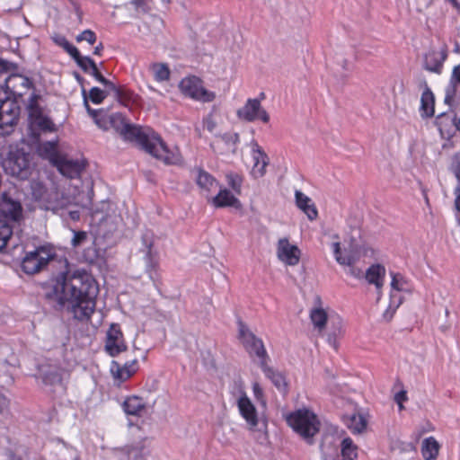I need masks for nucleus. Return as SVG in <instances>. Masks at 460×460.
<instances>
[{"instance_id": "nucleus-1", "label": "nucleus", "mask_w": 460, "mask_h": 460, "mask_svg": "<svg viewBox=\"0 0 460 460\" xmlns=\"http://www.w3.org/2000/svg\"><path fill=\"white\" fill-rule=\"evenodd\" d=\"M64 270L55 279V284L45 293V299L58 311L66 305L78 321H88L96 306L98 286L95 279L85 271L70 273L66 259L60 261Z\"/></svg>"}, {"instance_id": "nucleus-2", "label": "nucleus", "mask_w": 460, "mask_h": 460, "mask_svg": "<svg viewBox=\"0 0 460 460\" xmlns=\"http://www.w3.org/2000/svg\"><path fill=\"white\" fill-rule=\"evenodd\" d=\"M120 136L128 141H135L146 153L166 164H176L180 156L169 150L162 137L152 130L144 131L140 127L128 123Z\"/></svg>"}, {"instance_id": "nucleus-3", "label": "nucleus", "mask_w": 460, "mask_h": 460, "mask_svg": "<svg viewBox=\"0 0 460 460\" xmlns=\"http://www.w3.org/2000/svg\"><path fill=\"white\" fill-rule=\"evenodd\" d=\"M287 422L307 444H314L321 425L316 414L307 409L297 410L287 417Z\"/></svg>"}, {"instance_id": "nucleus-4", "label": "nucleus", "mask_w": 460, "mask_h": 460, "mask_svg": "<svg viewBox=\"0 0 460 460\" xmlns=\"http://www.w3.org/2000/svg\"><path fill=\"white\" fill-rule=\"evenodd\" d=\"M31 159L32 155L24 148L12 149L3 162V167L7 174L27 180L31 174Z\"/></svg>"}, {"instance_id": "nucleus-5", "label": "nucleus", "mask_w": 460, "mask_h": 460, "mask_svg": "<svg viewBox=\"0 0 460 460\" xmlns=\"http://www.w3.org/2000/svg\"><path fill=\"white\" fill-rule=\"evenodd\" d=\"M5 81L8 89L11 87L15 89L18 84L26 90L33 89L25 104L30 122L44 114L43 107L40 105L42 96L35 92L34 84L31 78L21 75H13L8 76Z\"/></svg>"}, {"instance_id": "nucleus-6", "label": "nucleus", "mask_w": 460, "mask_h": 460, "mask_svg": "<svg viewBox=\"0 0 460 460\" xmlns=\"http://www.w3.org/2000/svg\"><path fill=\"white\" fill-rule=\"evenodd\" d=\"M238 338L249 356L252 358H258V364L260 367L261 362L266 363L270 360V357L264 347L262 340L251 332L246 324L241 320L238 321Z\"/></svg>"}, {"instance_id": "nucleus-7", "label": "nucleus", "mask_w": 460, "mask_h": 460, "mask_svg": "<svg viewBox=\"0 0 460 460\" xmlns=\"http://www.w3.org/2000/svg\"><path fill=\"white\" fill-rule=\"evenodd\" d=\"M55 257V253L52 252L50 248L41 245L34 251L26 252L22 261L21 268L24 273L33 275L43 270L49 263L53 262Z\"/></svg>"}, {"instance_id": "nucleus-8", "label": "nucleus", "mask_w": 460, "mask_h": 460, "mask_svg": "<svg viewBox=\"0 0 460 460\" xmlns=\"http://www.w3.org/2000/svg\"><path fill=\"white\" fill-rule=\"evenodd\" d=\"M13 99L7 96V93L4 92V100L0 102V128L5 127H13L17 124L21 108L19 106V99H22L24 93L13 89Z\"/></svg>"}, {"instance_id": "nucleus-9", "label": "nucleus", "mask_w": 460, "mask_h": 460, "mask_svg": "<svg viewBox=\"0 0 460 460\" xmlns=\"http://www.w3.org/2000/svg\"><path fill=\"white\" fill-rule=\"evenodd\" d=\"M144 248L141 252L144 253V260L146 261V271L148 273L150 279L156 282L159 279L157 271L158 259L157 252L153 250L154 246V234L151 231H146L141 237Z\"/></svg>"}, {"instance_id": "nucleus-10", "label": "nucleus", "mask_w": 460, "mask_h": 460, "mask_svg": "<svg viewBox=\"0 0 460 460\" xmlns=\"http://www.w3.org/2000/svg\"><path fill=\"white\" fill-rule=\"evenodd\" d=\"M179 87L184 95L197 101L209 102L216 97L213 92H209L202 86L201 81L197 76L183 78L180 82Z\"/></svg>"}, {"instance_id": "nucleus-11", "label": "nucleus", "mask_w": 460, "mask_h": 460, "mask_svg": "<svg viewBox=\"0 0 460 460\" xmlns=\"http://www.w3.org/2000/svg\"><path fill=\"white\" fill-rule=\"evenodd\" d=\"M332 249L336 261L340 265L347 266L349 268L347 271L348 274L355 279H362L364 277L363 270L356 266V263L358 261V256L354 249H344L342 252L339 242L332 243Z\"/></svg>"}, {"instance_id": "nucleus-12", "label": "nucleus", "mask_w": 460, "mask_h": 460, "mask_svg": "<svg viewBox=\"0 0 460 460\" xmlns=\"http://www.w3.org/2000/svg\"><path fill=\"white\" fill-rule=\"evenodd\" d=\"M237 117L243 120L252 122L261 119L264 123L270 121L269 113L261 107L259 99H248L244 106L236 112Z\"/></svg>"}, {"instance_id": "nucleus-13", "label": "nucleus", "mask_w": 460, "mask_h": 460, "mask_svg": "<svg viewBox=\"0 0 460 460\" xmlns=\"http://www.w3.org/2000/svg\"><path fill=\"white\" fill-rule=\"evenodd\" d=\"M127 349L123 333L118 323H111L106 334L105 350L111 357H116Z\"/></svg>"}, {"instance_id": "nucleus-14", "label": "nucleus", "mask_w": 460, "mask_h": 460, "mask_svg": "<svg viewBox=\"0 0 460 460\" xmlns=\"http://www.w3.org/2000/svg\"><path fill=\"white\" fill-rule=\"evenodd\" d=\"M22 216V207L17 200L13 199L6 193H3L0 203V219L7 222H18Z\"/></svg>"}, {"instance_id": "nucleus-15", "label": "nucleus", "mask_w": 460, "mask_h": 460, "mask_svg": "<svg viewBox=\"0 0 460 460\" xmlns=\"http://www.w3.org/2000/svg\"><path fill=\"white\" fill-rule=\"evenodd\" d=\"M277 255L281 261L295 266L299 262L301 251L296 245L290 244L288 238H281L278 242Z\"/></svg>"}, {"instance_id": "nucleus-16", "label": "nucleus", "mask_w": 460, "mask_h": 460, "mask_svg": "<svg viewBox=\"0 0 460 460\" xmlns=\"http://www.w3.org/2000/svg\"><path fill=\"white\" fill-rule=\"evenodd\" d=\"M138 370V361L137 358L125 362L123 365L112 360L111 366V372L115 380L119 383L125 382L129 379Z\"/></svg>"}, {"instance_id": "nucleus-17", "label": "nucleus", "mask_w": 460, "mask_h": 460, "mask_svg": "<svg viewBox=\"0 0 460 460\" xmlns=\"http://www.w3.org/2000/svg\"><path fill=\"white\" fill-rule=\"evenodd\" d=\"M237 405L242 417L246 420L250 429H254L258 425L257 411L244 393L238 399Z\"/></svg>"}, {"instance_id": "nucleus-18", "label": "nucleus", "mask_w": 460, "mask_h": 460, "mask_svg": "<svg viewBox=\"0 0 460 460\" xmlns=\"http://www.w3.org/2000/svg\"><path fill=\"white\" fill-rule=\"evenodd\" d=\"M106 250L98 248L93 242L91 246L85 248L83 252V258L85 262L102 270L106 266Z\"/></svg>"}, {"instance_id": "nucleus-19", "label": "nucleus", "mask_w": 460, "mask_h": 460, "mask_svg": "<svg viewBox=\"0 0 460 460\" xmlns=\"http://www.w3.org/2000/svg\"><path fill=\"white\" fill-rule=\"evenodd\" d=\"M55 165L58 171L69 178H74L81 173L84 169V164L77 160H69L65 157L55 159Z\"/></svg>"}, {"instance_id": "nucleus-20", "label": "nucleus", "mask_w": 460, "mask_h": 460, "mask_svg": "<svg viewBox=\"0 0 460 460\" xmlns=\"http://www.w3.org/2000/svg\"><path fill=\"white\" fill-rule=\"evenodd\" d=\"M447 57V55L446 50H431L424 56L423 67L428 71L440 74L443 62L446 60Z\"/></svg>"}, {"instance_id": "nucleus-21", "label": "nucleus", "mask_w": 460, "mask_h": 460, "mask_svg": "<svg viewBox=\"0 0 460 460\" xmlns=\"http://www.w3.org/2000/svg\"><path fill=\"white\" fill-rule=\"evenodd\" d=\"M266 376L267 378H269L272 384L275 385V387L281 393L287 394L288 390V385L286 380L285 376L274 368L268 366V362L263 363L261 362L260 367Z\"/></svg>"}, {"instance_id": "nucleus-22", "label": "nucleus", "mask_w": 460, "mask_h": 460, "mask_svg": "<svg viewBox=\"0 0 460 460\" xmlns=\"http://www.w3.org/2000/svg\"><path fill=\"white\" fill-rule=\"evenodd\" d=\"M40 378L45 385L63 386L62 369L57 367H42L40 369Z\"/></svg>"}, {"instance_id": "nucleus-23", "label": "nucleus", "mask_w": 460, "mask_h": 460, "mask_svg": "<svg viewBox=\"0 0 460 460\" xmlns=\"http://www.w3.org/2000/svg\"><path fill=\"white\" fill-rule=\"evenodd\" d=\"M296 204L308 217L309 220H315L318 217V211L312 199L300 190L295 193Z\"/></svg>"}, {"instance_id": "nucleus-24", "label": "nucleus", "mask_w": 460, "mask_h": 460, "mask_svg": "<svg viewBox=\"0 0 460 460\" xmlns=\"http://www.w3.org/2000/svg\"><path fill=\"white\" fill-rule=\"evenodd\" d=\"M460 64L454 67L450 84L446 89L445 102L451 104L452 102L460 100Z\"/></svg>"}, {"instance_id": "nucleus-25", "label": "nucleus", "mask_w": 460, "mask_h": 460, "mask_svg": "<svg viewBox=\"0 0 460 460\" xmlns=\"http://www.w3.org/2000/svg\"><path fill=\"white\" fill-rule=\"evenodd\" d=\"M212 204L216 208L232 207L240 208L242 204L227 189L221 190L217 196L212 199Z\"/></svg>"}, {"instance_id": "nucleus-26", "label": "nucleus", "mask_w": 460, "mask_h": 460, "mask_svg": "<svg viewBox=\"0 0 460 460\" xmlns=\"http://www.w3.org/2000/svg\"><path fill=\"white\" fill-rule=\"evenodd\" d=\"M320 448L323 460H339L338 447L333 436H323Z\"/></svg>"}, {"instance_id": "nucleus-27", "label": "nucleus", "mask_w": 460, "mask_h": 460, "mask_svg": "<svg viewBox=\"0 0 460 460\" xmlns=\"http://www.w3.org/2000/svg\"><path fill=\"white\" fill-rule=\"evenodd\" d=\"M385 275V269L381 264L371 265L365 273V278L369 284H374L376 289L383 287L384 278Z\"/></svg>"}, {"instance_id": "nucleus-28", "label": "nucleus", "mask_w": 460, "mask_h": 460, "mask_svg": "<svg viewBox=\"0 0 460 460\" xmlns=\"http://www.w3.org/2000/svg\"><path fill=\"white\" fill-rule=\"evenodd\" d=\"M122 407L126 414L140 416L141 412L146 409V403L143 398L132 395L124 401Z\"/></svg>"}, {"instance_id": "nucleus-29", "label": "nucleus", "mask_w": 460, "mask_h": 460, "mask_svg": "<svg viewBox=\"0 0 460 460\" xmlns=\"http://www.w3.org/2000/svg\"><path fill=\"white\" fill-rule=\"evenodd\" d=\"M435 97L430 88L422 92L420 98V113L422 118H430L434 116Z\"/></svg>"}, {"instance_id": "nucleus-30", "label": "nucleus", "mask_w": 460, "mask_h": 460, "mask_svg": "<svg viewBox=\"0 0 460 460\" xmlns=\"http://www.w3.org/2000/svg\"><path fill=\"white\" fill-rule=\"evenodd\" d=\"M457 116L453 112H442L439 114L435 120V124L438 128L441 134L446 131L449 133L453 128H456Z\"/></svg>"}, {"instance_id": "nucleus-31", "label": "nucleus", "mask_w": 460, "mask_h": 460, "mask_svg": "<svg viewBox=\"0 0 460 460\" xmlns=\"http://www.w3.org/2000/svg\"><path fill=\"white\" fill-rule=\"evenodd\" d=\"M440 445L435 438L429 437L422 441L421 454L425 460H435L439 452Z\"/></svg>"}, {"instance_id": "nucleus-32", "label": "nucleus", "mask_w": 460, "mask_h": 460, "mask_svg": "<svg viewBox=\"0 0 460 460\" xmlns=\"http://www.w3.org/2000/svg\"><path fill=\"white\" fill-rule=\"evenodd\" d=\"M252 152L254 160L253 170L261 163V167L258 169V172L260 176H263L265 174V168L269 164V157L256 142L253 143Z\"/></svg>"}, {"instance_id": "nucleus-33", "label": "nucleus", "mask_w": 460, "mask_h": 460, "mask_svg": "<svg viewBox=\"0 0 460 460\" xmlns=\"http://www.w3.org/2000/svg\"><path fill=\"white\" fill-rule=\"evenodd\" d=\"M345 423L353 433H361L367 428V420L361 414H351L346 419Z\"/></svg>"}, {"instance_id": "nucleus-34", "label": "nucleus", "mask_w": 460, "mask_h": 460, "mask_svg": "<svg viewBox=\"0 0 460 460\" xmlns=\"http://www.w3.org/2000/svg\"><path fill=\"white\" fill-rule=\"evenodd\" d=\"M342 460H355L358 457V447L350 438H345L341 443Z\"/></svg>"}, {"instance_id": "nucleus-35", "label": "nucleus", "mask_w": 460, "mask_h": 460, "mask_svg": "<svg viewBox=\"0 0 460 460\" xmlns=\"http://www.w3.org/2000/svg\"><path fill=\"white\" fill-rule=\"evenodd\" d=\"M310 319L319 332H322L327 323L328 314L323 308H314L310 312Z\"/></svg>"}, {"instance_id": "nucleus-36", "label": "nucleus", "mask_w": 460, "mask_h": 460, "mask_svg": "<svg viewBox=\"0 0 460 460\" xmlns=\"http://www.w3.org/2000/svg\"><path fill=\"white\" fill-rule=\"evenodd\" d=\"M196 183L200 189L210 190L214 184H217L216 179L203 169H198Z\"/></svg>"}, {"instance_id": "nucleus-37", "label": "nucleus", "mask_w": 460, "mask_h": 460, "mask_svg": "<svg viewBox=\"0 0 460 460\" xmlns=\"http://www.w3.org/2000/svg\"><path fill=\"white\" fill-rule=\"evenodd\" d=\"M13 235V226L5 219H0V252L6 247L9 239Z\"/></svg>"}, {"instance_id": "nucleus-38", "label": "nucleus", "mask_w": 460, "mask_h": 460, "mask_svg": "<svg viewBox=\"0 0 460 460\" xmlns=\"http://www.w3.org/2000/svg\"><path fill=\"white\" fill-rule=\"evenodd\" d=\"M39 151L40 155L49 157L54 164L55 159L60 157L58 152V145L53 141H47L42 143L39 147Z\"/></svg>"}, {"instance_id": "nucleus-39", "label": "nucleus", "mask_w": 460, "mask_h": 460, "mask_svg": "<svg viewBox=\"0 0 460 460\" xmlns=\"http://www.w3.org/2000/svg\"><path fill=\"white\" fill-rule=\"evenodd\" d=\"M127 124L128 122L125 117L119 112L112 113L109 116V129L112 128L119 135L122 133Z\"/></svg>"}, {"instance_id": "nucleus-40", "label": "nucleus", "mask_w": 460, "mask_h": 460, "mask_svg": "<svg viewBox=\"0 0 460 460\" xmlns=\"http://www.w3.org/2000/svg\"><path fill=\"white\" fill-rule=\"evenodd\" d=\"M76 65L86 74H89L92 66H94V61L88 56H82L80 51L77 50L75 54L71 57Z\"/></svg>"}, {"instance_id": "nucleus-41", "label": "nucleus", "mask_w": 460, "mask_h": 460, "mask_svg": "<svg viewBox=\"0 0 460 460\" xmlns=\"http://www.w3.org/2000/svg\"><path fill=\"white\" fill-rule=\"evenodd\" d=\"M31 124L45 132H52L56 130V127L53 121L44 114L40 115L38 119H34L33 120H31Z\"/></svg>"}, {"instance_id": "nucleus-42", "label": "nucleus", "mask_w": 460, "mask_h": 460, "mask_svg": "<svg viewBox=\"0 0 460 460\" xmlns=\"http://www.w3.org/2000/svg\"><path fill=\"white\" fill-rule=\"evenodd\" d=\"M152 70L156 81L164 82L169 80L171 72L166 64H153Z\"/></svg>"}, {"instance_id": "nucleus-43", "label": "nucleus", "mask_w": 460, "mask_h": 460, "mask_svg": "<svg viewBox=\"0 0 460 460\" xmlns=\"http://www.w3.org/2000/svg\"><path fill=\"white\" fill-rule=\"evenodd\" d=\"M114 97L119 102L127 106L128 102L134 101L135 93L125 86H119Z\"/></svg>"}, {"instance_id": "nucleus-44", "label": "nucleus", "mask_w": 460, "mask_h": 460, "mask_svg": "<svg viewBox=\"0 0 460 460\" xmlns=\"http://www.w3.org/2000/svg\"><path fill=\"white\" fill-rule=\"evenodd\" d=\"M53 41L59 47L63 48L64 50L72 57L78 50L76 47L71 44L65 36L56 34L52 37Z\"/></svg>"}, {"instance_id": "nucleus-45", "label": "nucleus", "mask_w": 460, "mask_h": 460, "mask_svg": "<svg viewBox=\"0 0 460 460\" xmlns=\"http://www.w3.org/2000/svg\"><path fill=\"white\" fill-rule=\"evenodd\" d=\"M108 96V92L102 90L99 87H93L90 89L87 94V100H90L94 104L102 103L104 99Z\"/></svg>"}, {"instance_id": "nucleus-46", "label": "nucleus", "mask_w": 460, "mask_h": 460, "mask_svg": "<svg viewBox=\"0 0 460 460\" xmlns=\"http://www.w3.org/2000/svg\"><path fill=\"white\" fill-rule=\"evenodd\" d=\"M129 451L130 460H146L147 450L142 442L129 446Z\"/></svg>"}, {"instance_id": "nucleus-47", "label": "nucleus", "mask_w": 460, "mask_h": 460, "mask_svg": "<svg viewBox=\"0 0 460 460\" xmlns=\"http://www.w3.org/2000/svg\"><path fill=\"white\" fill-rule=\"evenodd\" d=\"M226 180L228 185L233 189V190L237 194H240L243 183L242 176L235 172H229L226 174Z\"/></svg>"}, {"instance_id": "nucleus-48", "label": "nucleus", "mask_w": 460, "mask_h": 460, "mask_svg": "<svg viewBox=\"0 0 460 460\" xmlns=\"http://www.w3.org/2000/svg\"><path fill=\"white\" fill-rule=\"evenodd\" d=\"M111 454L116 460H130L129 446L111 448Z\"/></svg>"}, {"instance_id": "nucleus-49", "label": "nucleus", "mask_w": 460, "mask_h": 460, "mask_svg": "<svg viewBox=\"0 0 460 460\" xmlns=\"http://www.w3.org/2000/svg\"><path fill=\"white\" fill-rule=\"evenodd\" d=\"M225 144L228 146H232V153L235 154L236 152V144L239 142V134L238 133H225L223 135L218 136Z\"/></svg>"}, {"instance_id": "nucleus-50", "label": "nucleus", "mask_w": 460, "mask_h": 460, "mask_svg": "<svg viewBox=\"0 0 460 460\" xmlns=\"http://www.w3.org/2000/svg\"><path fill=\"white\" fill-rule=\"evenodd\" d=\"M75 40L77 42L85 40L89 44L93 45L96 42L97 36L93 31L87 29L82 31L80 34H78Z\"/></svg>"}, {"instance_id": "nucleus-51", "label": "nucleus", "mask_w": 460, "mask_h": 460, "mask_svg": "<svg viewBox=\"0 0 460 460\" xmlns=\"http://www.w3.org/2000/svg\"><path fill=\"white\" fill-rule=\"evenodd\" d=\"M450 170L457 180L456 188H460V153L454 155Z\"/></svg>"}, {"instance_id": "nucleus-52", "label": "nucleus", "mask_w": 460, "mask_h": 460, "mask_svg": "<svg viewBox=\"0 0 460 460\" xmlns=\"http://www.w3.org/2000/svg\"><path fill=\"white\" fill-rule=\"evenodd\" d=\"M83 98H84V105L89 116L94 120L101 113H103V109L94 110L92 109L88 103L87 100V93L85 89L82 91Z\"/></svg>"}, {"instance_id": "nucleus-53", "label": "nucleus", "mask_w": 460, "mask_h": 460, "mask_svg": "<svg viewBox=\"0 0 460 460\" xmlns=\"http://www.w3.org/2000/svg\"><path fill=\"white\" fill-rule=\"evenodd\" d=\"M404 284H406V280L400 273H392L391 287L393 289L402 291Z\"/></svg>"}, {"instance_id": "nucleus-54", "label": "nucleus", "mask_w": 460, "mask_h": 460, "mask_svg": "<svg viewBox=\"0 0 460 460\" xmlns=\"http://www.w3.org/2000/svg\"><path fill=\"white\" fill-rule=\"evenodd\" d=\"M109 114L108 111L103 110V113H101L98 118H96L93 121L98 126V128L108 130L109 129Z\"/></svg>"}, {"instance_id": "nucleus-55", "label": "nucleus", "mask_w": 460, "mask_h": 460, "mask_svg": "<svg viewBox=\"0 0 460 460\" xmlns=\"http://www.w3.org/2000/svg\"><path fill=\"white\" fill-rule=\"evenodd\" d=\"M87 239V234L84 231H78L74 233V237L72 239V245L74 247L79 246L83 244Z\"/></svg>"}, {"instance_id": "nucleus-56", "label": "nucleus", "mask_w": 460, "mask_h": 460, "mask_svg": "<svg viewBox=\"0 0 460 460\" xmlns=\"http://www.w3.org/2000/svg\"><path fill=\"white\" fill-rule=\"evenodd\" d=\"M9 399L2 393H0V414H5L9 411Z\"/></svg>"}, {"instance_id": "nucleus-57", "label": "nucleus", "mask_w": 460, "mask_h": 460, "mask_svg": "<svg viewBox=\"0 0 460 460\" xmlns=\"http://www.w3.org/2000/svg\"><path fill=\"white\" fill-rule=\"evenodd\" d=\"M252 391L256 400L262 402V403L265 404V401L263 400V390L259 383L255 382L252 384Z\"/></svg>"}, {"instance_id": "nucleus-58", "label": "nucleus", "mask_w": 460, "mask_h": 460, "mask_svg": "<svg viewBox=\"0 0 460 460\" xmlns=\"http://www.w3.org/2000/svg\"><path fill=\"white\" fill-rule=\"evenodd\" d=\"M89 74L91 75H93L99 83L102 84L103 82H105L106 78L99 71L95 62H94V66H92V69Z\"/></svg>"}, {"instance_id": "nucleus-59", "label": "nucleus", "mask_w": 460, "mask_h": 460, "mask_svg": "<svg viewBox=\"0 0 460 460\" xmlns=\"http://www.w3.org/2000/svg\"><path fill=\"white\" fill-rule=\"evenodd\" d=\"M45 190L43 186L40 183H37L35 187H33L32 190V195L37 200H40L43 199V193Z\"/></svg>"}, {"instance_id": "nucleus-60", "label": "nucleus", "mask_w": 460, "mask_h": 460, "mask_svg": "<svg viewBox=\"0 0 460 460\" xmlns=\"http://www.w3.org/2000/svg\"><path fill=\"white\" fill-rule=\"evenodd\" d=\"M203 123L209 132H212L217 127L216 121L213 119L211 115H208L203 119Z\"/></svg>"}, {"instance_id": "nucleus-61", "label": "nucleus", "mask_w": 460, "mask_h": 460, "mask_svg": "<svg viewBox=\"0 0 460 460\" xmlns=\"http://www.w3.org/2000/svg\"><path fill=\"white\" fill-rule=\"evenodd\" d=\"M102 84H103L105 86V88H106L105 91L108 92V94L110 93V92H112L115 94L118 92V89L119 87V86H117L111 81L108 80L107 78L105 79V82H103Z\"/></svg>"}, {"instance_id": "nucleus-62", "label": "nucleus", "mask_w": 460, "mask_h": 460, "mask_svg": "<svg viewBox=\"0 0 460 460\" xmlns=\"http://www.w3.org/2000/svg\"><path fill=\"white\" fill-rule=\"evenodd\" d=\"M408 400L407 392L401 390L394 395V401L396 403L404 402Z\"/></svg>"}, {"instance_id": "nucleus-63", "label": "nucleus", "mask_w": 460, "mask_h": 460, "mask_svg": "<svg viewBox=\"0 0 460 460\" xmlns=\"http://www.w3.org/2000/svg\"><path fill=\"white\" fill-rule=\"evenodd\" d=\"M5 460H22V456L13 453L12 450H8L6 453Z\"/></svg>"}, {"instance_id": "nucleus-64", "label": "nucleus", "mask_w": 460, "mask_h": 460, "mask_svg": "<svg viewBox=\"0 0 460 460\" xmlns=\"http://www.w3.org/2000/svg\"><path fill=\"white\" fill-rule=\"evenodd\" d=\"M11 63L4 61L3 59H0V74L1 73H6L10 68Z\"/></svg>"}]
</instances>
